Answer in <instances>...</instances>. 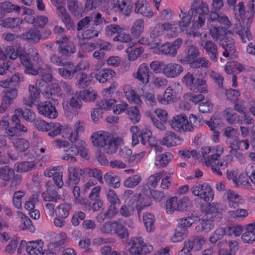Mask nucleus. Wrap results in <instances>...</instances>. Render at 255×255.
Returning a JSON list of instances; mask_svg holds the SVG:
<instances>
[{
  "instance_id": "21",
  "label": "nucleus",
  "mask_w": 255,
  "mask_h": 255,
  "mask_svg": "<svg viewBox=\"0 0 255 255\" xmlns=\"http://www.w3.org/2000/svg\"><path fill=\"white\" fill-rule=\"evenodd\" d=\"M203 48L211 61L217 62L218 52L217 46L215 43L211 40H207L205 41Z\"/></svg>"
},
{
  "instance_id": "35",
  "label": "nucleus",
  "mask_w": 255,
  "mask_h": 255,
  "mask_svg": "<svg viewBox=\"0 0 255 255\" xmlns=\"http://www.w3.org/2000/svg\"><path fill=\"white\" fill-rule=\"evenodd\" d=\"M65 58L61 55V56H57L55 54L51 55L50 57V61L51 63L58 66H63L72 68L73 67V63L69 61H66Z\"/></svg>"
},
{
  "instance_id": "24",
  "label": "nucleus",
  "mask_w": 255,
  "mask_h": 255,
  "mask_svg": "<svg viewBox=\"0 0 255 255\" xmlns=\"http://www.w3.org/2000/svg\"><path fill=\"white\" fill-rule=\"evenodd\" d=\"M125 95L129 103H133L137 105L141 104V100L139 95H137L130 85H125L123 88Z\"/></svg>"
},
{
  "instance_id": "63",
  "label": "nucleus",
  "mask_w": 255,
  "mask_h": 255,
  "mask_svg": "<svg viewBox=\"0 0 255 255\" xmlns=\"http://www.w3.org/2000/svg\"><path fill=\"white\" fill-rule=\"evenodd\" d=\"M33 126L35 128L40 131H47L49 129V123L39 119L34 120L33 122Z\"/></svg>"
},
{
  "instance_id": "64",
  "label": "nucleus",
  "mask_w": 255,
  "mask_h": 255,
  "mask_svg": "<svg viewBox=\"0 0 255 255\" xmlns=\"http://www.w3.org/2000/svg\"><path fill=\"white\" fill-rule=\"evenodd\" d=\"M142 97L146 104L149 106H153L156 105L157 103V98H155L154 95L152 92H144L143 93Z\"/></svg>"
},
{
  "instance_id": "17",
  "label": "nucleus",
  "mask_w": 255,
  "mask_h": 255,
  "mask_svg": "<svg viewBox=\"0 0 255 255\" xmlns=\"http://www.w3.org/2000/svg\"><path fill=\"white\" fill-rule=\"evenodd\" d=\"M63 41H58L57 42L60 44L58 46V51L65 59L70 57L71 55L74 54L76 50V47L75 44L70 41L65 42V40H67V38L64 37L63 38Z\"/></svg>"
},
{
  "instance_id": "57",
  "label": "nucleus",
  "mask_w": 255,
  "mask_h": 255,
  "mask_svg": "<svg viewBox=\"0 0 255 255\" xmlns=\"http://www.w3.org/2000/svg\"><path fill=\"white\" fill-rule=\"evenodd\" d=\"M114 234H117L121 239H125L128 236L127 228L122 224L118 222L116 223Z\"/></svg>"
},
{
  "instance_id": "9",
  "label": "nucleus",
  "mask_w": 255,
  "mask_h": 255,
  "mask_svg": "<svg viewBox=\"0 0 255 255\" xmlns=\"http://www.w3.org/2000/svg\"><path fill=\"white\" fill-rule=\"evenodd\" d=\"M188 120L184 115H178L173 117L170 122L171 128L178 132L192 131V127L187 128Z\"/></svg>"
},
{
  "instance_id": "50",
  "label": "nucleus",
  "mask_w": 255,
  "mask_h": 255,
  "mask_svg": "<svg viewBox=\"0 0 255 255\" xmlns=\"http://www.w3.org/2000/svg\"><path fill=\"white\" fill-rule=\"evenodd\" d=\"M142 188L144 192H147V194H149L157 201H161L164 197V193L163 192L150 190L149 186L147 185L142 186Z\"/></svg>"
},
{
  "instance_id": "33",
  "label": "nucleus",
  "mask_w": 255,
  "mask_h": 255,
  "mask_svg": "<svg viewBox=\"0 0 255 255\" xmlns=\"http://www.w3.org/2000/svg\"><path fill=\"white\" fill-rule=\"evenodd\" d=\"M234 40L232 38L227 37L223 38L220 41V45L224 49L229 52L231 54V57L233 58L235 56L236 49L234 45Z\"/></svg>"
},
{
  "instance_id": "29",
  "label": "nucleus",
  "mask_w": 255,
  "mask_h": 255,
  "mask_svg": "<svg viewBox=\"0 0 255 255\" xmlns=\"http://www.w3.org/2000/svg\"><path fill=\"white\" fill-rule=\"evenodd\" d=\"M115 75V72L112 69L105 68L95 74V78L99 82L104 83L111 79Z\"/></svg>"
},
{
  "instance_id": "44",
  "label": "nucleus",
  "mask_w": 255,
  "mask_h": 255,
  "mask_svg": "<svg viewBox=\"0 0 255 255\" xmlns=\"http://www.w3.org/2000/svg\"><path fill=\"white\" fill-rule=\"evenodd\" d=\"M143 220L147 231L152 232L154 229V216L151 214H144L143 215Z\"/></svg>"
},
{
  "instance_id": "15",
  "label": "nucleus",
  "mask_w": 255,
  "mask_h": 255,
  "mask_svg": "<svg viewBox=\"0 0 255 255\" xmlns=\"http://www.w3.org/2000/svg\"><path fill=\"white\" fill-rule=\"evenodd\" d=\"M134 12L140 14L143 16L151 18L153 15L151 8L146 0H138L135 4Z\"/></svg>"
},
{
  "instance_id": "54",
  "label": "nucleus",
  "mask_w": 255,
  "mask_h": 255,
  "mask_svg": "<svg viewBox=\"0 0 255 255\" xmlns=\"http://www.w3.org/2000/svg\"><path fill=\"white\" fill-rule=\"evenodd\" d=\"M141 181V176L136 174L127 178L124 181V185L126 187L132 188L137 185Z\"/></svg>"
},
{
  "instance_id": "51",
  "label": "nucleus",
  "mask_w": 255,
  "mask_h": 255,
  "mask_svg": "<svg viewBox=\"0 0 255 255\" xmlns=\"http://www.w3.org/2000/svg\"><path fill=\"white\" fill-rule=\"evenodd\" d=\"M20 8V6L14 4L9 1L0 2V10L6 13H10L13 11L18 12Z\"/></svg>"
},
{
  "instance_id": "39",
  "label": "nucleus",
  "mask_w": 255,
  "mask_h": 255,
  "mask_svg": "<svg viewBox=\"0 0 255 255\" xmlns=\"http://www.w3.org/2000/svg\"><path fill=\"white\" fill-rule=\"evenodd\" d=\"M66 129L67 132L70 133V135L67 137L69 140H72V139L80 140L78 139V133L79 132L84 131V124L80 121H77L74 125V131L70 128H66Z\"/></svg>"
},
{
  "instance_id": "20",
  "label": "nucleus",
  "mask_w": 255,
  "mask_h": 255,
  "mask_svg": "<svg viewBox=\"0 0 255 255\" xmlns=\"http://www.w3.org/2000/svg\"><path fill=\"white\" fill-rule=\"evenodd\" d=\"M43 245L41 240L29 242L26 244L25 250L29 255H42Z\"/></svg>"
},
{
  "instance_id": "10",
  "label": "nucleus",
  "mask_w": 255,
  "mask_h": 255,
  "mask_svg": "<svg viewBox=\"0 0 255 255\" xmlns=\"http://www.w3.org/2000/svg\"><path fill=\"white\" fill-rule=\"evenodd\" d=\"M2 104L0 107V112L2 113L10 106L17 97L18 91L16 88H11L3 91Z\"/></svg>"
},
{
  "instance_id": "28",
  "label": "nucleus",
  "mask_w": 255,
  "mask_h": 255,
  "mask_svg": "<svg viewBox=\"0 0 255 255\" xmlns=\"http://www.w3.org/2000/svg\"><path fill=\"white\" fill-rule=\"evenodd\" d=\"M173 158V155L169 152L158 154L155 158V164L159 168H163L168 165Z\"/></svg>"
},
{
  "instance_id": "3",
  "label": "nucleus",
  "mask_w": 255,
  "mask_h": 255,
  "mask_svg": "<svg viewBox=\"0 0 255 255\" xmlns=\"http://www.w3.org/2000/svg\"><path fill=\"white\" fill-rule=\"evenodd\" d=\"M19 58L22 65L25 67L24 72L26 74L37 75L39 74L41 69L39 67L42 63L39 55L37 51L31 55V58L28 54H20Z\"/></svg>"
},
{
  "instance_id": "11",
  "label": "nucleus",
  "mask_w": 255,
  "mask_h": 255,
  "mask_svg": "<svg viewBox=\"0 0 255 255\" xmlns=\"http://www.w3.org/2000/svg\"><path fill=\"white\" fill-rule=\"evenodd\" d=\"M184 68L179 64L169 63L162 68V73L167 78H175L179 77L183 72Z\"/></svg>"
},
{
  "instance_id": "6",
  "label": "nucleus",
  "mask_w": 255,
  "mask_h": 255,
  "mask_svg": "<svg viewBox=\"0 0 255 255\" xmlns=\"http://www.w3.org/2000/svg\"><path fill=\"white\" fill-rule=\"evenodd\" d=\"M191 190L195 196L200 197L206 202L212 201L214 199V192L207 183L196 184Z\"/></svg>"
},
{
  "instance_id": "7",
  "label": "nucleus",
  "mask_w": 255,
  "mask_h": 255,
  "mask_svg": "<svg viewBox=\"0 0 255 255\" xmlns=\"http://www.w3.org/2000/svg\"><path fill=\"white\" fill-rule=\"evenodd\" d=\"M206 241L207 240L203 236L195 237L192 240L185 241L184 247L179 252V255H190L193 249L196 251L200 250Z\"/></svg>"
},
{
  "instance_id": "52",
  "label": "nucleus",
  "mask_w": 255,
  "mask_h": 255,
  "mask_svg": "<svg viewBox=\"0 0 255 255\" xmlns=\"http://www.w3.org/2000/svg\"><path fill=\"white\" fill-rule=\"evenodd\" d=\"M18 21L16 18L7 17L0 20V25L5 28L14 29L17 28Z\"/></svg>"
},
{
  "instance_id": "1",
  "label": "nucleus",
  "mask_w": 255,
  "mask_h": 255,
  "mask_svg": "<svg viewBox=\"0 0 255 255\" xmlns=\"http://www.w3.org/2000/svg\"><path fill=\"white\" fill-rule=\"evenodd\" d=\"M181 13L179 17L181 20L178 22V25L181 31H184L191 21L193 22L194 29H199L204 24L206 15L209 13L208 5L203 0H195L191 9L186 13L184 9H180Z\"/></svg>"
},
{
  "instance_id": "60",
  "label": "nucleus",
  "mask_w": 255,
  "mask_h": 255,
  "mask_svg": "<svg viewBox=\"0 0 255 255\" xmlns=\"http://www.w3.org/2000/svg\"><path fill=\"white\" fill-rule=\"evenodd\" d=\"M123 30V27L115 24H109L105 28L106 34L109 36H112L115 34H117L118 35L122 33Z\"/></svg>"
},
{
  "instance_id": "37",
  "label": "nucleus",
  "mask_w": 255,
  "mask_h": 255,
  "mask_svg": "<svg viewBox=\"0 0 255 255\" xmlns=\"http://www.w3.org/2000/svg\"><path fill=\"white\" fill-rule=\"evenodd\" d=\"M179 136H176V134L170 131H167L161 142L163 145L167 147L173 146L176 145L175 139H178Z\"/></svg>"
},
{
  "instance_id": "19",
  "label": "nucleus",
  "mask_w": 255,
  "mask_h": 255,
  "mask_svg": "<svg viewBox=\"0 0 255 255\" xmlns=\"http://www.w3.org/2000/svg\"><path fill=\"white\" fill-rule=\"evenodd\" d=\"M20 38L29 43L36 44L42 39V35L40 31L35 27L31 28L26 32L22 33Z\"/></svg>"
},
{
  "instance_id": "32",
  "label": "nucleus",
  "mask_w": 255,
  "mask_h": 255,
  "mask_svg": "<svg viewBox=\"0 0 255 255\" xmlns=\"http://www.w3.org/2000/svg\"><path fill=\"white\" fill-rule=\"evenodd\" d=\"M11 142L13 143V146L16 150L20 152L25 151L30 146L29 141L25 138H15Z\"/></svg>"
},
{
  "instance_id": "27",
  "label": "nucleus",
  "mask_w": 255,
  "mask_h": 255,
  "mask_svg": "<svg viewBox=\"0 0 255 255\" xmlns=\"http://www.w3.org/2000/svg\"><path fill=\"white\" fill-rule=\"evenodd\" d=\"M150 70L147 65L145 63L141 64L137 73L136 78L143 84H147L149 82Z\"/></svg>"
},
{
  "instance_id": "2",
  "label": "nucleus",
  "mask_w": 255,
  "mask_h": 255,
  "mask_svg": "<svg viewBox=\"0 0 255 255\" xmlns=\"http://www.w3.org/2000/svg\"><path fill=\"white\" fill-rule=\"evenodd\" d=\"M91 139L95 146L103 148L108 154L115 153L121 143L119 138L115 139L109 132L104 131L93 133Z\"/></svg>"
},
{
  "instance_id": "16",
  "label": "nucleus",
  "mask_w": 255,
  "mask_h": 255,
  "mask_svg": "<svg viewBox=\"0 0 255 255\" xmlns=\"http://www.w3.org/2000/svg\"><path fill=\"white\" fill-rule=\"evenodd\" d=\"M182 43V40L179 38L176 39L173 42H166L161 46V51L165 54L175 56L177 54V51L181 46Z\"/></svg>"
},
{
  "instance_id": "18",
  "label": "nucleus",
  "mask_w": 255,
  "mask_h": 255,
  "mask_svg": "<svg viewBox=\"0 0 255 255\" xmlns=\"http://www.w3.org/2000/svg\"><path fill=\"white\" fill-rule=\"evenodd\" d=\"M219 206L218 203L205 204L201 206L202 212L205 214V217L213 219L217 217L222 218V214L219 212Z\"/></svg>"
},
{
  "instance_id": "59",
  "label": "nucleus",
  "mask_w": 255,
  "mask_h": 255,
  "mask_svg": "<svg viewBox=\"0 0 255 255\" xmlns=\"http://www.w3.org/2000/svg\"><path fill=\"white\" fill-rule=\"evenodd\" d=\"M70 206L68 204L60 205L56 209V214L60 218H66L69 214Z\"/></svg>"
},
{
  "instance_id": "61",
  "label": "nucleus",
  "mask_w": 255,
  "mask_h": 255,
  "mask_svg": "<svg viewBox=\"0 0 255 255\" xmlns=\"http://www.w3.org/2000/svg\"><path fill=\"white\" fill-rule=\"evenodd\" d=\"M49 128L48 130L50 131L48 133V135L55 137L60 133L62 129V126L59 123H50Z\"/></svg>"
},
{
  "instance_id": "40",
  "label": "nucleus",
  "mask_w": 255,
  "mask_h": 255,
  "mask_svg": "<svg viewBox=\"0 0 255 255\" xmlns=\"http://www.w3.org/2000/svg\"><path fill=\"white\" fill-rule=\"evenodd\" d=\"M252 227L248 224L245 232L242 235V240L245 243L252 244L255 241V233Z\"/></svg>"
},
{
  "instance_id": "4",
  "label": "nucleus",
  "mask_w": 255,
  "mask_h": 255,
  "mask_svg": "<svg viewBox=\"0 0 255 255\" xmlns=\"http://www.w3.org/2000/svg\"><path fill=\"white\" fill-rule=\"evenodd\" d=\"M181 81L183 84L194 93H208L206 81L203 79L195 78L190 72L186 73Z\"/></svg>"
},
{
  "instance_id": "13",
  "label": "nucleus",
  "mask_w": 255,
  "mask_h": 255,
  "mask_svg": "<svg viewBox=\"0 0 255 255\" xmlns=\"http://www.w3.org/2000/svg\"><path fill=\"white\" fill-rule=\"evenodd\" d=\"M173 28L172 25L169 23L161 24L159 23L156 24L151 31L150 34V37L153 39H155L153 43V47H157L160 44L159 39L156 38L161 35L164 30L168 31L169 30H172Z\"/></svg>"
},
{
  "instance_id": "8",
  "label": "nucleus",
  "mask_w": 255,
  "mask_h": 255,
  "mask_svg": "<svg viewBox=\"0 0 255 255\" xmlns=\"http://www.w3.org/2000/svg\"><path fill=\"white\" fill-rule=\"evenodd\" d=\"M199 55V50L195 46L191 45L188 46L183 53L179 54L177 57V60L181 64H189L191 65Z\"/></svg>"
},
{
  "instance_id": "38",
  "label": "nucleus",
  "mask_w": 255,
  "mask_h": 255,
  "mask_svg": "<svg viewBox=\"0 0 255 255\" xmlns=\"http://www.w3.org/2000/svg\"><path fill=\"white\" fill-rule=\"evenodd\" d=\"M17 113L16 115L21 116V117L26 121L33 123L36 119V115L34 112L29 109L23 110L21 108L16 109Z\"/></svg>"
},
{
  "instance_id": "45",
  "label": "nucleus",
  "mask_w": 255,
  "mask_h": 255,
  "mask_svg": "<svg viewBox=\"0 0 255 255\" xmlns=\"http://www.w3.org/2000/svg\"><path fill=\"white\" fill-rule=\"evenodd\" d=\"M84 172H85V175L96 178L100 183H104L102 172L100 170L97 168H86L84 169Z\"/></svg>"
},
{
  "instance_id": "56",
  "label": "nucleus",
  "mask_w": 255,
  "mask_h": 255,
  "mask_svg": "<svg viewBox=\"0 0 255 255\" xmlns=\"http://www.w3.org/2000/svg\"><path fill=\"white\" fill-rule=\"evenodd\" d=\"M250 25L247 23L246 26H244L241 30L239 31L238 34L243 43H246L252 38V35L250 31Z\"/></svg>"
},
{
  "instance_id": "5",
  "label": "nucleus",
  "mask_w": 255,
  "mask_h": 255,
  "mask_svg": "<svg viewBox=\"0 0 255 255\" xmlns=\"http://www.w3.org/2000/svg\"><path fill=\"white\" fill-rule=\"evenodd\" d=\"M131 246L129 253L131 255H143L149 253L153 250L152 246L149 244L144 243L141 237H134L132 238L129 242Z\"/></svg>"
},
{
  "instance_id": "30",
  "label": "nucleus",
  "mask_w": 255,
  "mask_h": 255,
  "mask_svg": "<svg viewBox=\"0 0 255 255\" xmlns=\"http://www.w3.org/2000/svg\"><path fill=\"white\" fill-rule=\"evenodd\" d=\"M226 120L230 124H235L239 123L242 124V121L240 117L236 113L234 112L231 108H226L224 111Z\"/></svg>"
},
{
  "instance_id": "55",
  "label": "nucleus",
  "mask_w": 255,
  "mask_h": 255,
  "mask_svg": "<svg viewBox=\"0 0 255 255\" xmlns=\"http://www.w3.org/2000/svg\"><path fill=\"white\" fill-rule=\"evenodd\" d=\"M127 113L133 124H136L139 121L140 115L136 107H131L128 108Z\"/></svg>"
},
{
  "instance_id": "41",
  "label": "nucleus",
  "mask_w": 255,
  "mask_h": 255,
  "mask_svg": "<svg viewBox=\"0 0 255 255\" xmlns=\"http://www.w3.org/2000/svg\"><path fill=\"white\" fill-rule=\"evenodd\" d=\"M67 8L71 14L76 16H80L82 8L79 5L78 0H67Z\"/></svg>"
},
{
  "instance_id": "31",
  "label": "nucleus",
  "mask_w": 255,
  "mask_h": 255,
  "mask_svg": "<svg viewBox=\"0 0 255 255\" xmlns=\"http://www.w3.org/2000/svg\"><path fill=\"white\" fill-rule=\"evenodd\" d=\"M214 225L212 223V219H209L205 216L201 220L199 221V224L196 227V231L198 232H208L213 229Z\"/></svg>"
},
{
  "instance_id": "53",
  "label": "nucleus",
  "mask_w": 255,
  "mask_h": 255,
  "mask_svg": "<svg viewBox=\"0 0 255 255\" xmlns=\"http://www.w3.org/2000/svg\"><path fill=\"white\" fill-rule=\"evenodd\" d=\"M14 174V170L7 166L0 167V178L4 181H8Z\"/></svg>"
},
{
  "instance_id": "26",
  "label": "nucleus",
  "mask_w": 255,
  "mask_h": 255,
  "mask_svg": "<svg viewBox=\"0 0 255 255\" xmlns=\"http://www.w3.org/2000/svg\"><path fill=\"white\" fill-rule=\"evenodd\" d=\"M207 21L209 22H218L226 26H230L231 22L228 17L224 14L221 15L214 11H209L207 14Z\"/></svg>"
},
{
  "instance_id": "25",
  "label": "nucleus",
  "mask_w": 255,
  "mask_h": 255,
  "mask_svg": "<svg viewBox=\"0 0 255 255\" xmlns=\"http://www.w3.org/2000/svg\"><path fill=\"white\" fill-rule=\"evenodd\" d=\"M229 206L231 208H237L240 204L244 203V199L235 192L229 190L227 192Z\"/></svg>"
},
{
  "instance_id": "22",
  "label": "nucleus",
  "mask_w": 255,
  "mask_h": 255,
  "mask_svg": "<svg viewBox=\"0 0 255 255\" xmlns=\"http://www.w3.org/2000/svg\"><path fill=\"white\" fill-rule=\"evenodd\" d=\"M116 11L124 16H128L132 12V6L127 0H117L115 3Z\"/></svg>"
},
{
  "instance_id": "49",
  "label": "nucleus",
  "mask_w": 255,
  "mask_h": 255,
  "mask_svg": "<svg viewBox=\"0 0 255 255\" xmlns=\"http://www.w3.org/2000/svg\"><path fill=\"white\" fill-rule=\"evenodd\" d=\"M28 92L30 101L25 100V104L31 107L33 104V101L39 98L40 94L37 89L32 85L29 86Z\"/></svg>"
},
{
  "instance_id": "46",
  "label": "nucleus",
  "mask_w": 255,
  "mask_h": 255,
  "mask_svg": "<svg viewBox=\"0 0 255 255\" xmlns=\"http://www.w3.org/2000/svg\"><path fill=\"white\" fill-rule=\"evenodd\" d=\"M76 79V85L80 88H85L90 83V80L89 79L87 74L83 72H80L78 73Z\"/></svg>"
},
{
  "instance_id": "34",
  "label": "nucleus",
  "mask_w": 255,
  "mask_h": 255,
  "mask_svg": "<svg viewBox=\"0 0 255 255\" xmlns=\"http://www.w3.org/2000/svg\"><path fill=\"white\" fill-rule=\"evenodd\" d=\"M142 194V196L141 195H140L139 200L138 201H136L137 203V211L139 216L140 212L143 208L150 206L151 203V200L149 194H147V192H144V190H143Z\"/></svg>"
},
{
  "instance_id": "58",
  "label": "nucleus",
  "mask_w": 255,
  "mask_h": 255,
  "mask_svg": "<svg viewBox=\"0 0 255 255\" xmlns=\"http://www.w3.org/2000/svg\"><path fill=\"white\" fill-rule=\"evenodd\" d=\"M116 221L105 222L100 228V232L104 234L112 235L114 234Z\"/></svg>"
},
{
  "instance_id": "42",
  "label": "nucleus",
  "mask_w": 255,
  "mask_h": 255,
  "mask_svg": "<svg viewBox=\"0 0 255 255\" xmlns=\"http://www.w3.org/2000/svg\"><path fill=\"white\" fill-rule=\"evenodd\" d=\"M144 51L142 47H136L134 46L129 47L126 50L128 58L130 60H134L139 56Z\"/></svg>"
},
{
  "instance_id": "36",
  "label": "nucleus",
  "mask_w": 255,
  "mask_h": 255,
  "mask_svg": "<svg viewBox=\"0 0 255 255\" xmlns=\"http://www.w3.org/2000/svg\"><path fill=\"white\" fill-rule=\"evenodd\" d=\"M173 92V90L168 87L164 93L157 96V100L161 104L167 105L172 101Z\"/></svg>"
},
{
  "instance_id": "14",
  "label": "nucleus",
  "mask_w": 255,
  "mask_h": 255,
  "mask_svg": "<svg viewBox=\"0 0 255 255\" xmlns=\"http://www.w3.org/2000/svg\"><path fill=\"white\" fill-rule=\"evenodd\" d=\"M68 171V178L66 184L69 186L77 184L80 182L81 177L85 175L84 169L77 166L69 167Z\"/></svg>"
},
{
  "instance_id": "47",
  "label": "nucleus",
  "mask_w": 255,
  "mask_h": 255,
  "mask_svg": "<svg viewBox=\"0 0 255 255\" xmlns=\"http://www.w3.org/2000/svg\"><path fill=\"white\" fill-rule=\"evenodd\" d=\"M217 153L206 156L203 155V159L207 166H211L216 163L218 160V158L220 156L221 153L223 151V148L220 147L217 150Z\"/></svg>"
},
{
  "instance_id": "48",
  "label": "nucleus",
  "mask_w": 255,
  "mask_h": 255,
  "mask_svg": "<svg viewBox=\"0 0 255 255\" xmlns=\"http://www.w3.org/2000/svg\"><path fill=\"white\" fill-rule=\"evenodd\" d=\"M105 182L114 188H118L120 186L119 177L113 174L107 173L104 176Z\"/></svg>"
},
{
  "instance_id": "43",
  "label": "nucleus",
  "mask_w": 255,
  "mask_h": 255,
  "mask_svg": "<svg viewBox=\"0 0 255 255\" xmlns=\"http://www.w3.org/2000/svg\"><path fill=\"white\" fill-rule=\"evenodd\" d=\"M144 21L141 19L136 20L131 28V33L136 38L140 36L144 29Z\"/></svg>"
},
{
  "instance_id": "23",
  "label": "nucleus",
  "mask_w": 255,
  "mask_h": 255,
  "mask_svg": "<svg viewBox=\"0 0 255 255\" xmlns=\"http://www.w3.org/2000/svg\"><path fill=\"white\" fill-rule=\"evenodd\" d=\"M135 208H137L136 198L131 199L128 203L123 205L120 210V213L124 217H128L133 215Z\"/></svg>"
},
{
  "instance_id": "12",
  "label": "nucleus",
  "mask_w": 255,
  "mask_h": 255,
  "mask_svg": "<svg viewBox=\"0 0 255 255\" xmlns=\"http://www.w3.org/2000/svg\"><path fill=\"white\" fill-rule=\"evenodd\" d=\"M38 113L45 117L55 119L58 116L56 108L50 101L42 102L37 105Z\"/></svg>"
},
{
  "instance_id": "62",
  "label": "nucleus",
  "mask_w": 255,
  "mask_h": 255,
  "mask_svg": "<svg viewBox=\"0 0 255 255\" xmlns=\"http://www.w3.org/2000/svg\"><path fill=\"white\" fill-rule=\"evenodd\" d=\"M25 192L19 190L15 191L13 195L12 203L13 206L19 209L21 207V199L25 196Z\"/></svg>"
}]
</instances>
